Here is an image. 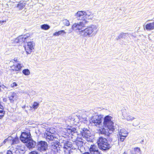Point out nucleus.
<instances>
[{
  "label": "nucleus",
  "mask_w": 154,
  "mask_h": 154,
  "mask_svg": "<svg viewBox=\"0 0 154 154\" xmlns=\"http://www.w3.org/2000/svg\"><path fill=\"white\" fill-rule=\"evenodd\" d=\"M1 86V89L2 88L3 89L5 90V91H6L7 90V87H6L4 85H2Z\"/></svg>",
  "instance_id": "obj_36"
},
{
  "label": "nucleus",
  "mask_w": 154,
  "mask_h": 154,
  "mask_svg": "<svg viewBox=\"0 0 154 154\" xmlns=\"http://www.w3.org/2000/svg\"><path fill=\"white\" fill-rule=\"evenodd\" d=\"M103 116L102 115L94 116L91 119V122L93 125L99 127L102 125Z\"/></svg>",
  "instance_id": "obj_6"
},
{
  "label": "nucleus",
  "mask_w": 154,
  "mask_h": 154,
  "mask_svg": "<svg viewBox=\"0 0 154 154\" xmlns=\"http://www.w3.org/2000/svg\"><path fill=\"white\" fill-rule=\"evenodd\" d=\"M59 35H63V33L66 34V32L65 31L63 30H62L58 32Z\"/></svg>",
  "instance_id": "obj_34"
},
{
  "label": "nucleus",
  "mask_w": 154,
  "mask_h": 154,
  "mask_svg": "<svg viewBox=\"0 0 154 154\" xmlns=\"http://www.w3.org/2000/svg\"><path fill=\"white\" fill-rule=\"evenodd\" d=\"M82 139H79V140H76L75 143L76 145L79 147L83 146V142Z\"/></svg>",
  "instance_id": "obj_23"
},
{
  "label": "nucleus",
  "mask_w": 154,
  "mask_h": 154,
  "mask_svg": "<svg viewBox=\"0 0 154 154\" xmlns=\"http://www.w3.org/2000/svg\"><path fill=\"white\" fill-rule=\"evenodd\" d=\"M84 19H85V22H86V21L85 20L87 19H92L94 17V14L91 12L87 11H84Z\"/></svg>",
  "instance_id": "obj_15"
},
{
  "label": "nucleus",
  "mask_w": 154,
  "mask_h": 154,
  "mask_svg": "<svg viewBox=\"0 0 154 154\" xmlns=\"http://www.w3.org/2000/svg\"><path fill=\"white\" fill-rule=\"evenodd\" d=\"M75 119L74 118H72L71 117H69L68 119V121L70 122H71L72 123H75V122H76V121H75Z\"/></svg>",
  "instance_id": "obj_30"
},
{
  "label": "nucleus",
  "mask_w": 154,
  "mask_h": 154,
  "mask_svg": "<svg viewBox=\"0 0 154 154\" xmlns=\"http://www.w3.org/2000/svg\"><path fill=\"white\" fill-rule=\"evenodd\" d=\"M12 139V137H9L7 139H6L5 140L3 141V143H5L8 140H11Z\"/></svg>",
  "instance_id": "obj_35"
},
{
  "label": "nucleus",
  "mask_w": 154,
  "mask_h": 154,
  "mask_svg": "<svg viewBox=\"0 0 154 154\" xmlns=\"http://www.w3.org/2000/svg\"><path fill=\"white\" fill-rule=\"evenodd\" d=\"M17 58H15L14 59V61L17 62Z\"/></svg>",
  "instance_id": "obj_46"
},
{
  "label": "nucleus",
  "mask_w": 154,
  "mask_h": 154,
  "mask_svg": "<svg viewBox=\"0 0 154 154\" xmlns=\"http://www.w3.org/2000/svg\"><path fill=\"white\" fill-rule=\"evenodd\" d=\"M29 37V35L27 34L23 35H20L18 37L20 43L23 42L26 43L27 42V40H28V38Z\"/></svg>",
  "instance_id": "obj_16"
},
{
  "label": "nucleus",
  "mask_w": 154,
  "mask_h": 154,
  "mask_svg": "<svg viewBox=\"0 0 154 154\" xmlns=\"http://www.w3.org/2000/svg\"><path fill=\"white\" fill-rule=\"evenodd\" d=\"M6 154H13L12 152L10 150H8L6 152Z\"/></svg>",
  "instance_id": "obj_40"
},
{
  "label": "nucleus",
  "mask_w": 154,
  "mask_h": 154,
  "mask_svg": "<svg viewBox=\"0 0 154 154\" xmlns=\"http://www.w3.org/2000/svg\"><path fill=\"white\" fill-rule=\"evenodd\" d=\"M63 24L66 26H68L70 25V23L69 20L66 19H64L63 20Z\"/></svg>",
  "instance_id": "obj_29"
},
{
  "label": "nucleus",
  "mask_w": 154,
  "mask_h": 154,
  "mask_svg": "<svg viewBox=\"0 0 154 154\" xmlns=\"http://www.w3.org/2000/svg\"><path fill=\"white\" fill-rule=\"evenodd\" d=\"M63 145H60V143H54L51 145V148L55 152H59L60 151L63 150L65 154H69L71 149H75L72 143L67 141H64Z\"/></svg>",
  "instance_id": "obj_1"
},
{
  "label": "nucleus",
  "mask_w": 154,
  "mask_h": 154,
  "mask_svg": "<svg viewBox=\"0 0 154 154\" xmlns=\"http://www.w3.org/2000/svg\"><path fill=\"white\" fill-rule=\"evenodd\" d=\"M98 26L92 25L80 31V34L84 37H91L94 36L96 34Z\"/></svg>",
  "instance_id": "obj_2"
},
{
  "label": "nucleus",
  "mask_w": 154,
  "mask_h": 154,
  "mask_svg": "<svg viewBox=\"0 0 154 154\" xmlns=\"http://www.w3.org/2000/svg\"><path fill=\"white\" fill-rule=\"evenodd\" d=\"M84 25V24L83 22H80L79 23H75L72 26V29L76 30H82V28Z\"/></svg>",
  "instance_id": "obj_13"
},
{
  "label": "nucleus",
  "mask_w": 154,
  "mask_h": 154,
  "mask_svg": "<svg viewBox=\"0 0 154 154\" xmlns=\"http://www.w3.org/2000/svg\"><path fill=\"white\" fill-rule=\"evenodd\" d=\"M44 137L48 141H52L56 139L55 134L50 132H48L45 134Z\"/></svg>",
  "instance_id": "obj_11"
},
{
  "label": "nucleus",
  "mask_w": 154,
  "mask_h": 154,
  "mask_svg": "<svg viewBox=\"0 0 154 154\" xmlns=\"http://www.w3.org/2000/svg\"><path fill=\"white\" fill-rule=\"evenodd\" d=\"M126 137L122 136H119V140L121 142H123L126 138Z\"/></svg>",
  "instance_id": "obj_33"
},
{
  "label": "nucleus",
  "mask_w": 154,
  "mask_h": 154,
  "mask_svg": "<svg viewBox=\"0 0 154 154\" xmlns=\"http://www.w3.org/2000/svg\"><path fill=\"white\" fill-rule=\"evenodd\" d=\"M134 151L135 152V153H133L132 154H140L141 153L140 149L139 147L135 148H134Z\"/></svg>",
  "instance_id": "obj_27"
},
{
  "label": "nucleus",
  "mask_w": 154,
  "mask_h": 154,
  "mask_svg": "<svg viewBox=\"0 0 154 154\" xmlns=\"http://www.w3.org/2000/svg\"><path fill=\"white\" fill-rule=\"evenodd\" d=\"M125 118L126 119L127 121H132L135 119V118L129 114H127V115H125Z\"/></svg>",
  "instance_id": "obj_24"
},
{
  "label": "nucleus",
  "mask_w": 154,
  "mask_h": 154,
  "mask_svg": "<svg viewBox=\"0 0 154 154\" xmlns=\"http://www.w3.org/2000/svg\"><path fill=\"white\" fill-rule=\"evenodd\" d=\"M3 101L4 102H6L7 101V99L6 98H4L3 99Z\"/></svg>",
  "instance_id": "obj_45"
},
{
  "label": "nucleus",
  "mask_w": 154,
  "mask_h": 154,
  "mask_svg": "<svg viewBox=\"0 0 154 154\" xmlns=\"http://www.w3.org/2000/svg\"><path fill=\"white\" fill-rule=\"evenodd\" d=\"M66 133H68L69 135H71L74 136L75 135H77V131L76 129L75 128L71 127L69 128H67L66 130Z\"/></svg>",
  "instance_id": "obj_14"
},
{
  "label": "nucleus",
  "mask_w": 154,
  "mask_h": 154,
  "mask_svg": "<svg viewBox=\"0 0 154 154\" xmlns=\"http://www.w3.org/2000/svg\"><path fill=\"white\" fill-rule=\"evenodd\" d=\"M41 29H43L47 30L49 29L50 28V26L48 24H44L42 25L41 26Z\"/></svg>",
  "instance_id": "obj_25"
},
{
  "label": "nucleus",
  "mask_w": 154,
  "mask_h": 154,
  "mask_svg": "<svg viewBox=\"0 0 154 154\" xmlns=\"http://www.w3.org/2000/svg\"><path fill=\"white\" fill-rule=\"evenodd\" d=\"M121 38H122L121 37V36L120 35V34L118 36V37L116 38V39L117 40H118V39H119Z\"/></svg>",
  "instance_id": "obj_44"
},
{
  "label": "nucleus",
  "mask_w": 154,
  "mask_h": 154,
  "mask_svg": "<svg viewBox=\"0 0 154 154\" xmlns=\"http://www.w3.org/2000/svg\"><path fill=\"white\" fill-rule=\"evenodd\" d=\"M47 143L45 141H40L37 142L36 147L38 150L41 152L45 151L47 149Z\"/></svg>",
  "instance_id": "obj_7"
},
{
  "label": "nucleus",
  "mask_w": 154,
  "mask_h": 154,
  "mask_svg": "<svg viewBox=\"0 0 154 154\" xmlns=\"http://www.w3.org/2000/svg\"><path fill=\"white\" fill-rule=\"evenodd\" d=\"M145 28L148 30H151L154 29V21L147 24Z\"/></svg>",
  "instance_id": "obj_20"
},
{
  "label": "nucleus",
  "mask_w": 154,
  "mask_h": 154,
  "mask_svg": "<svg viewBox=\"0 0 154 154\" xmlns=\"http://www.w3.org/2000/svg\"><path fill=\"white\" fill-rule=\"evenodd\" d=\"M91 154H101L98 151L97 146L94 145H91L90 148ZM84 154H90L88 152H85Z\"/></svg>",
  "instance_id": "obj_12"
},
{
  "label": "nucleus",
  "mask_w": 154,
  "mask_h": 154,
  "mask_svg": "<svg viewBox=\"0 0 154 154\" xmlns=\"http://www.w3.org/2000/svg\"><path fill=\"white\" fill-rule=\"evenodd\" d=\"M30 39L28 38V40H27V46L25 47V49L27 54H30L32 50L34 49L35 43L33 41H29Z\"/></svg>",
  "instance_id": "obj_8"
},
{
  "label": "nucleus",
  "mask_w": 154,
  "mask_h": 154,
  "mask_svg": "<svg viewBox=\"0 0 154 154\" xmlns=\"http://www.w3.org/2000/svg\"><path fill=\"white\" fill-rule=\"evenodd\" d=\"M1 86L0 85V92H1L2 91V89H1Z\"/></svg>",
  "instance_id": "obj_48"
},
{
  "label": "nucleus",
  "mask_w": 154,
  "mask_h": 154,
  "mask_svg": "<svg viewBox=\"0 0 154 154\" xmlns=\"http://www.w3.org/2000/svg\"><path fill=\"white\" fill-rule=\"evenodd\" d=\"M31 138V134L29 132H24L21 133L20 140L23 143H25Z\"/></svg>",
  "instance_id": "obj_9"
},
{
  "label": "nucleus",
  "mask_w": 154,
  "mask_h": 154,
  "mask_svg": "<svg viewBox=\"0 0 154 154\" xmlns=\"http://www.w3.org/2000/svg\"><path fill=\"white\" fill-rule=\"evenodd\" d=\"M17 86V84L15 82H14L11 85V86L12 87H14Z\"/></svg>",
  "instance_id": "obj_38"
},
{
  "label": "nucleus",
  "mask_w": 154,
  "mask_h": 154,
  "mask_svg": "<svg viewBox=\"0 0 154 154\" xmlns=\"http://www.w3.org/2000/svg\"><path fill=\"white\" fill-rule=\"evenodd\" d=\"M120 35L121 36L122 38H125L128 36V34L127 33H124L123 32H122L121 33H120Z\"/></svg>",
  "instance_id": "obj_31"
},
{
  "label": "nucleus",
  "mask_w": 154,
  "mask_h": 154,
  "mask_svg": "<svg viewBox=\"0 0 154 154\" xmlns=\"http://www.w3.org/2000/svg\"><path fill=\"white\" fill-rule=\"evenodd\" d=\"M23 73L26 75H28L30 74L29 70L28 69H24L22 71Z\"/></svg>",
  "instance_id": "obj_28"
},
{
  "label": "nucleus",
  "mask_w": 154,
  "mask_h": 154,
  "mask_svg": "<svg viewBox=\"0 0 154 154\" xmlns=\"http://www.w3.org/2000/svg\"><path fill=\"white\" fill-rule=\"evenodd\" d=\"M17 139H14L12 137V139L11 140H12V144H14L16 143V140H17Z\"/></svg>",
  "instance_id": "obj_37"
},
{
  "label": "nucleus",
  "mask_w": 154,
  "mask_h": 154,
  "mask_svg": "<svg viewBox=\"0 0 154 154\" xmlns=\"http://www.w3.org/2000/svg\"><path fill=\"white\" fill-rule=\"evenodd\" d=\"M6 21H2V22L3 23V22H5Z\"/></svg>",
  "instance_id": "obj_49"
},
{
  "label": "nucleus",
  "mask_w": 154,
  "mask_h": 154,
  "mask_svg": "<svg viewBox=\"0 0 154 154\" xmlns=\"http://www.w3.org/2000/svg\"><path fill=\"white\" fill-rule=\"evenodd\" d=\"M98 132L99 134H104L107 136H109V135L114 130H111L108 129H105L103 127H101L100 126L98 127Z\"/></svg>",
  "instance_id": "obj_10"
},
{
  "label": "nucleus",
  "mask_w": 154,
  "mask_h": 154,
  "mask_svg": "<svg viewBox=\"0 0 154 154\" xmlns=\"http://www.w3.org/2000/svg\"><path fill=\"white\" fill-rule=\"evenodd\" d=\"M25 143H26L27 146L29 148L34 147L36 145V142L32 139L31 138Z\"/></svg>",
  "instance_id": "obj_18"
},
{
  "label": "nucleus",
  "mask_w": 154,
  "mask_h": 154,
  "mask_svg": "<svg viewBox=\"0 0 154 154\" xmlns=\"http://www.w3.org/2000/svg\"><path fill=\"white\" fill-rule=\"evenodd\" d=\"M8 98L10 102L13 103L17 98L16 94L14 92H11L8 95Z\"/></svg>",
  "instance_id": "obj_19"
},
{
  "label": "nucleus",
  "mask_w": 154,
  "mask_h": 154,
  "mask_svg": "<svg viewBox=\"0 0 154 154\" xmlns=\"http://www.w3.org/2000/svg\"><path fill=\"white\" fill-rule=\"evenodd\" d=\"M53 35L54 36H59V33L58 32H56L53 34Z\"/></svg>",
  "instance_id": "obj_43"
},
{
  "label": "nucleus",
  "mask_w": 154,
  "mask_h": 154,
  "mask_svg": "<svg viewBox=\"0 0 154 154\" xmlns=\"http://www.w3.org/2000/svg\"><path fill=\"white\" fill-rule=\"evenodd\" d=\"M26 5L25 3L23 2H20L17 5V7L19 9H22Z\"/></svg>",
  "instance_id": "obj_22"
},
{
  "label": "nucleus",
  "mask_w": 154,
  "mask_h": 154,
  "mask_svg": "<svg viewBox=\"0 0 154 154\" xmlns=\"http://www.w3.org/2000/svg\"><path fill=\"white\" fill-rule=\"evenodd\" d=\"M128 132L124 129H122L120 130V132L119 133V136H122L126 137L128 135Z\"/></svg>",
  "instance_id": "obj_21"
},
{
  "label": "nucleus",
  "mask_w": 154,
  "mask_h": 154,
  "mask_svg": "<svg viewBox=\"0 0 154 154\" xmlns=\"http://www.w3.org/2000/svg\"><path fill=\"white\" fill-rule=\"evenodd\" d=\"M15 66L16 71H18L20 70L21 68L23 66V65L20 63H19L15 65Z\"/></svg>",
  "instance_id": "obj_26"
},
{
  "label": "nucleus",
  "mask_w": 154,
  "mask_h": 154,
  "mask_svg": "<svg viewBox=\"0 0 154 154\" xmlns=\"http://www.w3.org/2000/svg\"><path fill=\"white\" fill-rule=\"evenodd\" d=\"M16 66L15 65H13V66L11 67V68L13 70H15L16 71Z\"/></svg>",
  "instance_id": "obj_39"
},
{
  "label": "nucleus",
  "mask_w": 154,
  "mask_h": 154,
  "mask_svg": "<svg viewBox=\"0 0 154 154\" xmlns=\"http://www.w3.org/2000/svg\"><path fill=\"white\" fill-rule=\"evenodd\" d=\"M112 117L109 116H106L104 118L103 124L105 128L111 130H114V123L112 121Z\"/></svg>",
  "instance_id": "obj_3"
},
{
  "label": "nucleus",
  "mask_w": 154,
  "mask_h": 154,
  "mask_svg": "<svg viewBox=\"0 0 154 154\" xmlns=\"http://www.w3.org/2000/svg\"><path fill=\"white\" fill-rule=\"evenodd\" d=\"M80 133L82 137L88 142H92L94 136L92 135L90 131L86 128L82 129Z\"/></svg>",
  "instance_id": "obj_5"
},
{
  "label": "nucleus",
  "mask_w": 154,
  "mask_h": 154,
  "mask_svg": "<svg viewBox=\"0 0 154 154\" xmlns=\"http://www.w3.org/2000/svg\"><path fill=\"white\" fill-rule=\"evenodd\" d=\"M38 105L39 103H38L36 102H34L33 105V108L34 109H36L38 107Z\"/></svg>",
  "instance_id": "obj_32"
},
{
  "label": "nucleus",
  "mask_w": 154,
  "mask_h": 154,
  "mask_svg": "<svg viewBox=\"0 0 154 154\" xmlns=\"http://www.w3.org/2000/svg\"><path fill=\"white\" fill-rule=\"evenodd\" d=\"M122 154H128V153L125 152Z\"/></svg>",
  "instance_id": "obj_47"
},
{
  "label": "nucleus",
  "mask_w": 154,
  "mask_h": 154,
  "mask_svg": "<svg viewBox=\"0 0 154 154\" xmlns=\"http://www.w3.org/2000/svg\"><path fill=\"white\" fill-rule=\"evenodd\" d=\"M15 42L16 43H20L18 38H17L15 40Z\"/></svg>",
  "instance_id": "obj_42"
},
{
  "label": "nucleus",
  "mask_w": 154,
  "mask_h": 154,
  "mask_svg": "<svg viewBox=\"0 0 154 154\" xmlns=\"http://www.w3.org/2000/svg\"><path fill=\"white\" fill-rule=\"evenodd\" d=\"M84 11H79L75 15L76 17L78 20L85 21L84 16Z\"/></svg>",
  "instance_id": "obj_17"
},
{
  "label": "nucleus",
  "mask_w": 154,
  "mask_h": 154,
  "mask_svg": "<svg viewBox=\"0 0 154 154\" xmlns=\"http://www.w3.org/2000/svg\"><path fill=\"white\" fill-rule=\"evenodd\" d=\"M31 154H38V152L35 151H33L31 152Z\"/></svg>",
  "instance_id": "obj_41"
},
{
  "label": "nucleus",
  "mask_w": 154,
  "mask_h": 154,
  "mask_svg": "<svg viewBox=\"0 0 154 154\" xmlns=\"http://www.w3.org/2000/svg\"><path fill=\"white\" fill-rule=\"evenodd\" d=\"M97 143L99 148L103 150H106L109 149L111 145L108 143L107 140L105 138L100 137L97 141Z\"/></svg>",
  "instance_id": "obj_4"
}]
</instances>
